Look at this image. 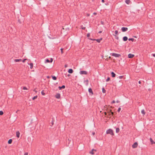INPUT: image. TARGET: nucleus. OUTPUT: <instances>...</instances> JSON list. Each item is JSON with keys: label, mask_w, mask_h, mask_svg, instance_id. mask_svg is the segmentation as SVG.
Masks as SVG:
<instances>
[{"label": "nucleus", "mask_w": 155, "mask_h": 155, "mask_svg": "<svg viewBox=\"0 0 155 155\" xmlns=\"http://www.w3.org/2000/svg\"><path fill=\"white\" fill-rule=\"evenodd\" d=\"M119 102H120V101H117V103H118Z\"/></svg>", "instance_id": "obj_57"}, {"label": "nucleus", "mask_w": 155, "mask_h": 155, "mask_svg": "<svg viewBox=\"0 0 155 155\" xmlns=\"http://www.w3.org/2000/svg\"><path fill=\"white\" fill-rule=\"evenodd\" d=\"M3 114V112L2 111H0V115H2Z\"/></svg>", "instance_id": "obj_33"}, {"label": "nucleus", "mask_w": 155, "mask_h": 155, "mask_svg": "<svg viewBox=\"0 0 155 155\" xmlns=\"http://www.w3.org/2000/svg\"><path fill=\"white\" fill-rule=\"evenodd\" d=\"M45 62L46 63H49L50 62V61L48 59H47L45 60Z\"/></svg>", "instance_id": "obj_32"}, {"label": "nucleus", "mask_w": 155, "mask_h": 155, "mask_svg": "<svg viewBox=\"0 0 155 155\" xmlns=\"http://www.w3.org/2000/svg\"><path fill=\"white\" fill-rule=\"evenodd\" d=\"M33 91H35L36 93H37V91L35 90V89L33 90Z\"/></svg>", "instance_id": "obj_46"}, {"label": "nucleus", "mask_w": 155, "mask_h": 155, "mask_svg": "<svg viewBox=\"0 0 155 155\" xmlns=\"http://www.w3.org/2000/svg\"><path fill=\"white\" fill-rule=\"evenodd\" d=\"M61 54H63V49L62 48H61Z\"/></svg>", "instance_id": "obj_36"}, {"label": "nucleus", "mask_w": 155, "mask_h": 155, "mask_svg": "<svg viewBox=\"0 0 155 155\" xmlns=\"http://www.w3.org/2000/svg\"><path fill=\"white\" fill-rule=\"evenodd\" d=\"M12 139H9L8 141V143L9 144H10L12 143Z\"/></svg>", "instance_id": "obj_20"}, {"label": "nucleus", "mask_w": 155, "mask_h": 155, "mask_svg": "<svg viewBox=\"0 0 155 155\" xmlns=\"http://www.w3.org/2000/svg\"><path fill=\"white\" fill-rule=\"evenodd\" d=\"M123 77V76H119V78L120 79H122Z\"/></svg>", "instance_id": "obj_40"}, {"label": "nucleus", "mask_w": 155, "mask_h": 155, "mask_svg": "<svg viewBox=\"0 0 155 155\" xmlns=\"http://www.w3.org/2000/svg\"><path fill=\"white\" fill-rule=\"evenodd\" d=\"M68 66V64H66L64 65V67L65 68H67Z\"/></svg>", "instance_id": "obj_42"}, {"label": "nucleus", "mask_w": 155, "mask_h": 155, "mask_svg": "<svg viewBox=\"0 0 155 155\" xmlns=\"http://www.w3.org/2000/svg\"><path fill=\"white\" fill-rule=\"evenodd\" d=\"M102 92L103 93H106V90L104 89V88L103 87L102 88Z\"/></svg>", "instance_id": "obj_24"}, {"label": "nucleus", "mask_w": 155, "mask_h": 155, "mask_svg": "<svg viewBox=\"0 0 155 155\" xmlns=\"http://www.w3.org/2000/svg\"><path fill=\"white\" fill-rule=\"evenodd\" d=\"M94 15H96L97 14V13H96L94 12Z\"/></svg>", "instance_id": "obj_59"}, {"label": "nucleus", "mask_w": 155, "mask_h": 155, "mask_svg": "<svg viewBox=\"0 0 155 155\" xmlns=\"http://www.w3.org/2000/svg\"><path fill=\"white\" fill-rule=\"evenodd\" d=\"M38 97V96H34V97H33L32 98V99L33 100H34L35 99H36Z\"/></svg>", "instance_id": "obj_30"}, {"label": "nucleus", "mask_w": 155, "mask_h": 155, "mask_svg": "<svg viewBox=\"0 0 155 155\" xmlns=\"http://www.w3.org/2000/svg\"><path fill=\"white\" fill-rule=\"evenodd\" d=\"M125 2L127 4H129L130 2V0H126Z\"/></svg>", "instance_id": "obj_19"}, {"label": "nucleus", "mask_w": 155, "mask_h": 155, "mask_svg": "<svg viewBox=\"0 0 155 155\" xmlns=\"http://www.w3.org/2000/svg\"><path fill=\"white\" fill-rule=\"evenodd\" d=\"M113 35L115 36V38L117 39L118 40L119 39V37H118L116 35Z\"/></svg>", "instance_id": "obj_28"}, {"label": "nucleus", "mask_w": 155, "mask_h": 155, "mask_svg": "<svg viewBox=\"0 0 155 155\" xmlns=\"http://www.w3.org/2000/svg\"><path fill=\"white\" fill-rule=\"evenodd\" d=\"M138 146V143L137 142H135L132 145V147L133 148H135L137 147Z\"/></svg>", "instance_id": "obj_5"}, {"label": "nucleus", "mask_w": 155, "mask_h": 155, "mask_svg": "<svg viewBox=\"0 0 155 155\" xmlns=\"http://www.w3.org/2000/svg\"><path fill=\"white\" fill-rule=\"evenodd\" d=\"M101 2H103V3H104V0H101Z\"/></svg>", "instance_id": "obj_51"}, {"label": "nucleus", "mask_w": 155, "mask_h": 155, "mask_svg": "<svg viewBox=\"0 0 155 155\" xmlns=\"http://www.w3.org/2000/svg\"><path fill=\"white\" fill-rule=\"evenodd\" d=\"M51 126H52L53 125V124H54L53 121H52V122H51Z\"/></svg>", "instance_id": "obj_45"}, {"label": "nucleus", "mask_w": 155, "mask_h": 155, "mask_svg": "<svg viewBox=\"0 0 155 155\" xmlns=\"http://www.w3.org/2000/svg\"><path fill=\"white\" fill-rule=\"evenodd\" d=\"M102 38H101L100 39H92L91 38H89V39L91 40L92 41H96L98 43H100L101 42V40H102Z\"/></svg>", "instance_id": "obj_3"}, {"label": "nucleus", "mask_w": 155, "mask_h": 155, "mask_svg": "<svg viewBox=\"0 0 155 155\" xmlns=\"http://www.w3.org/2000/svg\"><path fill=\"white\" fill-rule=\"evenodd\" d=\"M30 68L31 69H32V68L33 66V64L32 63H31L30 64Z\"/></svg>", "instance_id": "obj_26"}, {"label": "nucleus", "mask_w": 155, "mask_h": 155, "mask_svg": "<svg viewBox=\"0 0 155 155\" xmlns=\"http://www.w3.org/2000/svg\"><path fill=\"white\" fill-rule=\"evenodd\" d=\"M115 101H114H114H112V103H113H113H115Z\"/></svg>", "instance_id": "obj_48"}, {"label": "nucleus", "mask_w": 155, "mask_h": 155, "mask_svg": "<svg viewBox=\"0 0 155 155\" xmlns=\"http://www.w3.org/2000/svg\"><path fill=\"white\" fill-rule=\"evenodd\" d=\"M94 151H96V150L94 149H93L91 150V151L90 152V153L91 154L93 155L94 154Z\"/></svg>", "instance_id": "obj_10"}, {"label": "nucleus", "mask_w": 155, "mask_h": 155, "mask_svg": "<svg viewBox=\"0 0 155 155\" xmlns=\"http://www.w3.org/2000/svg\"><path fill=\"white\" fill-rule=\"evenodd\" d=\"M28 153H25L24 154V155H28Z\"/></svg>", "instance_id": "obj_47"}, {"label": "nucleus", "mask_w": 155, "mask_h": 155, "mask_svg": "<svg viewBox=\"0 0 155 155\" xmlns=\"http://www.w3.org/2000/svg\"><path fill=\"white\" fill-rule=\"evenodd\" d=\"M120 110H121V108L120 107H119L118 108V109L117 110V111L119 112H120Z\"/></svg>", "instance_id": "obj_38"}, {"label": "nucleus", "mask_w": 155, "mask_h": 155, "mask_svg": "<svg viewBox=\"0 0 155 155\" xmlns=\"http://www.w3.org/2000/svg\"><path fill=\"white\" fill-rule=\"evenodd\" d=\"M41 94L42 95H45V93L44 92V91L43 90L41 92Z\"/></svg>", "instance_id": "obj_31"}, {"label": "nucleus", "mask_w": 155, "mask_h": 155, "mask_svg": "<svg viewBox=\"0 0 155 155\" xmlns=\"http://www.w3.org/2000/svg\"><path fill=\"white\" fill-rule=\"evenodd\" d=\"M81 74H87V72L86 71H82L80 72Z\"/></svg>", "instance_id": "obj_4"}, {"label": "nucleus", "mask_w": 155, "mask_h": 155, "mask_svg": "<svg viewBox=\"0 0 155 155\" xmlns=\"http://www.w3.org/2000/svg\"><path fill=\"white\" fill-rule=\"evenodd\" d=\"M101 24L102 25H104V22L103 21H101Z\"/></svg>", "instance_id": "obj_49"}, {"label": "nucleus", "mask_w": 155, "mask_h": 155, "mask_svg": "<svg viewBox=\"0 0 155 155\" xmlns=\"http://www.w3.org/2000/svg\"><path fill=\"white\" fill-rule=\"evenodd\" d=\"M81 28L83 30H85L86 28L85 27H83V26H82Z\"/></svg>", "instance_id": "obj_35"}, {"label": "nucleus", "mask_w": 155, "mask_h": 155, "mask_svg": "<svg viewBox=\"0 0 155 155\" xmlns=\"http://www.w3.org/2000/svg\"><path fill=\"white\" fill-rule=\"evenodd\" d=\"M134 56V55L131 54H130L128 55V57L129 58H133Z\"/></svg>", "instance_id": "obj_7"}, {"label": "nucleus", "mask_w": 155, "mask_h": 155, "mask_svg": "<svg viewBox=\"0 0 155 155\" xmlns=\"http://www.w3.org/2000/svg\"><path fill=\"white\" fill-rule=\"evenodd\" d=\"M55 97L57 98H60V94L59 93H58L55 95Z\"/></svg>", "instance_id": "obj_9"}, {"label": "nucleus", "mask_w": 155, "mask_h": 155, "mask_svg": "<svg viewBox=\"0 0 155 155\" xmlns=\"http://www.w3.org/2000/svg\"><path fill=\"white\" fill-rule=\"evenodd\" d=\"M27 60V59H24L22 61L23 62H25V61Z\"/></svg>", "instance_id": "obj_41"}, {"label": "nucleus", "mask_w": 155, "mask_h": 155, "mask_svg": "<svg viewBox=\"0 0 155 155\" xmlns=\"http://www.w3.org/2000/svg\"><path fill=\"white\" fill-rule=\"evenodd\" d=\"M123 41H126L128 39V38L127 36H124L123 37Z\"/></svg>", "instance_id": "obj_12"}, {"label": "nucleus", "mask_w": 155, "mask_h": 155, "mask_svg": "<svg viewBox=\"0 0 155 155\" xmlns=\"http://www.w3.org/2000/svg\"><path fill=\"white\" fill-rule=\"evenodd\" d=\"M102 32V31H100L98 32V33H101Z\"/></svg>", "instance_id": "obj_50"}, {"label": "nucleus", "mask_w": 155, "mask_h": 155, "mask_svg": "<svg viewBox=\"0 0 155 155\" xmlns=\"http://www.w3.org/2000/svg\"><path fill=\"white\" fill-rule=\"evenodd\" d=\"M121 30L123 32H125L128 30V28L127 27H122Z\"/></svg>", "instance_id": "obj_6"}, {"label": "nucleus", "mask_w": 155, "mask_h": 155, "mask_svg": "<svg viewBox=\"0 0 155 155\" xmlns=\"http://www.w3.org/2000/svg\"><path fill=\"white\" fill-rule=\"evenodd\" d=\"M88 79L84 81V83L85 84L86 86H87L88 84Z\"/></svg>", "instance_id": "obj_8"}, {"label": "nucleus", "mask_w": 155, "mask_h": 155, "mask_svg": "<svg viewBox=\"0 0 155 155\" xmlns=\"http://www.w3.org/2000/svg\"><path fill=\"white\" fill-rule=\"evenodd\" d=\"M22 61L21 59H16L14 60V61L15 62H18L19 61Z\"/></svg>", "instance_id": "obj_18"}, {"label": "nucleus", "mask_w": 155, "mask_h": 155, "mask_svg": "<svg viewBox=\"0 0 155 155\" xmlns=\"http://www.w3.org/2000/svg\"><path fill=\"white\" fill-rule=\"evenodd\" d=\"M92 134L93 135H94L95 134V133L94 132L92 133Z\"/></svg>", "instance_id": "obj_55"}, {"label": "nucleus", "mask_w": 155, "mask_h": 155, "mask_svg": "<svg viewBox=\"0 0 155 155\" xmlns=\"http://www.w3.org/2000/svg\"><path fill=\"white\" fill-rule=\"evenodd\" d=\"M111 76L112 77H115L116 76V74L113 72H112L111 73Z\"/></svg>", "instance_id": "obj_14"}, {"label": "nucleus", "mask_w": 155, "mask_h": 155, "mask_svg": "<svg viewBox=\"0 0 155 155\" xmlns=\"http://www.w3.org/2000/svg\"><path fill=\"white\" fill-rule=\"evenodd\" d=\"M153 57H155V54H153Z\"/></svg>", "instance_id": "obj_53"}, {"label": "nucleus", "mask_w": 155, "mask_h": 155, "mask_svg": "<svg viewBox=\"0 0 155 155\" xmlns=\"http://www.w3.org/2000/svg\"><path fill=\"white\" fill-rule=\"evenodd\" d=\"M150 142L152 143V144H155V142L151 138H150Z\"/></svg>", "instance_id": "obj_17"}, {"label": "nucleus", "mask_w": 155, "mask_h": 155, "mask_svg": "<svg viewBox=\"0 0 155 155\" xmlns=\"http://www.w3.org/2000/svg\"><path fill=\"white\" fill-rule=\"evenodd\" d=\"M68 72L69 73L71 74L73 72V71L72 69H70L68 70Z\"/></svg>", "instance_id": "obj_13"}, {"label": "nucleus", "mask_w": 155, "mask_h": 155, "mask_svg": "<svg viewBox=\"0 0 155 155\" xmlns=\"http://www.w3.org/2000/svg\"><path fill=\"white\" fill-rule=\"evenodd\" d=\"M106 134H110L112 136L114 135V134L113 130L111 129H109L106 131Z\"/></svg>", "instance_id": "obj_1"}, {"label": "nucleus", "mask_w": 155, "mask_h": 155, "mask_svg": "<svg viewBox=\"0 0 155 155\" xmlns=\"http://www.w3.org/2000/svg\"><path fill=\"white\" fill-rule=\"evenodd\" d=\"M23 89L24 90H27V87H23Z\"/></svg>", "instance_id": "obj_37"}, {"label": "nucleus", "mask_w": 155, "mask_h": 155, "mask_svg": "<svg viewBox=\"0 0 155 155\" xmlns=\"http://www.w3.org/2000/svg\"><path fill=\"white\" fill-rule=\"evenodd\" d=\"M119 131H120L119 128H116V132L117 133H118L119 132Z\"/></svg>", "instance_id": "obj_23"}, {"label": "nucleus", "mask_w": 155, "mask_h": 155, "mask_svg": "<svg viewBox=\"0 0 155 155\" xmlns=\"http://www.w3.org/2000/svg\"><path fill=\"white\" fill-rule=\"evenodd\" d=\"M128 40L129 41H131L133 42L134 41V39L133 38H130L128 39Z\"/></svg>", "instance_id": "obj_29"}, {"label": "nucleus", "mask_w": 155, "mask_h": 155, "mask_svg": "<svg viewBox=\"0 0 155 155\" xmlns=\"http://www.w3.org/2000/svg\"><path fill=\"white\" fill-rule=\"evenodd\" d=\"M88 91L90 93H91L92 94H93V92L92 89H91V88H89Z\"/></svg>", "instance_id": "obj_15"}, {"label": "nucleus", "mask_w": 155, "mask_h": 155, "mask_svg": "<svg viewBox=\"0 0 155 155\" xmlns=\"http://www.w3.org/2000/svg\"><path fill=\"white\" fill-rule=\"evenodd\" d=\"M70 76V74H68V77H69V76Z\"/></svg>", "instance_id": "obj_58"}, {"label": "nucleus", "mask_w": 155, "mask_h": 155, "mask_svg": "<svg viewBox=\"0 0 155 155\" xmlns=\"http://www.w3.org/2000/svg\"><path fill=\"white\" fill-rule=\"evenodd\" d=\"M58 88L60 90H61L62 89H64L65 88V86L64 85H63L61 87L59 86L58 87Z\"/></svg>", "instance_id": "obj_16"}, {"label": "nucleus", "mask_w": 155, "mask_h": 155, "mask_svg": "<svg viewBox=\"0 0 155 155\" xmlns=\"http://www.w3.org/2000/svg\"><path fill=\"white\" fill-rule=\"evenodd\" d=\"M18 111H19V110H17L16 112V113H17V112H18Z\"/></svg>", "instance_id": "obj_60"}, {"label": "nucleus", "mask_w": 155, "mask_h": 155, "mask_svg": "<svg viewBox=\"0 0 155 155\" xmlns=\"http://www.w3.org/2000/svg\"><path fill=\"white\" fill-rule=\"evenodd\" d=\"M20 133L19 131L16 132V136L18 138H19L20 136Z\"/></svg>", "instance_id": "obj_11"}, {"label": "nucleus", "mask_w": 155, "mask_h": 155, "mask_svg": "<svg viewBox=\"0 0 155 155\" xmlns=\"http://www.w3.org/2000/svg\"><path fill=\"white\" fill-rule=\"evenodd\" d=\"M109 112L110 113H111V114H109V115L110 116L111 115V114L113 116L114 114V112H112L111 111V110H110V111H109Z\"/></svg>", "instance_id": "obj_25"}, {"label": "nucleus", "mask_w": 155, "mask_h": 155, "mask_svg": "<svg viewBox=\"0 0 155 155\" xmlns=\"http://www.w3.org/2000/svg\"><path fill=\"white\" fill-rule=\"evenodd\" d=\"M115 34L114 35H118V31L117 30H116L115 31Z\"/></svg>", "instance_id": "obj_27"}, {"label": "nucleus", "mask_w": 155, "mask_h": 155, "mask_svg": "<svg viewBox=\"0 0 155 155\" xmlns=\"http://www.w3.org/2000/svg\"><path fill=\"white\" fill-rule=\"evenodd\" d=\"M68 141H69V142L70 141H71V140H69V139H68Z\"/></svg>", "instance_id": "obj_56"}, {"label": "nucleus", "mask_w": 155, "mask_h": 155, "mask_svg": "<svg viewBox=\"0 0 155 155\" xmlns=\"http://www.w3.org/2000/svg\"><path fill=\"white\" fill-rule=\"evenodd\" d=\"M18 22L20 23V24H21L22 23V22L21 21H20V19H18Z\"/></svg>", "instance_id": "obj_43"}, {"label": "nucleus", "mask_w": 155, "mask_h": 155, "mask_svg": "<svg viewBox=\"0 0 155 155\" xmlns=\"http://www.w3.org/2000/svg\"><path fill=\"white\" fill-rule=\"evenodd\" d=\"M111 55L115 57H119L121 56L120 54L115 53H112Z\"/></svg>", "instance_id": "obj_2"}, {"label": "nucleus", "mask_w": 155, "mask_h": 155, "mask_svg": "<svg viewBox=\"0 0 155 155\" xmlns=\"http://www.w3.org/2000/svg\"><path fill=\"white\" fill-rule=\"evenodd\" d=\"M90 33H87V37H90Z\"/></svg>", "instance_id": "obj_39"}, {"label": "nucleus", "mask_w": 155, "mask_h": 155, "mask_svg": "<svg viewBox=\"0 0 155 155\" xmlns=\"http://www.w3.org/2000/svg\"><path fill=\"white\" fill-rule=\"evenodd\" d=\"M104 114L105 115H106L107 114V113L106 112H104Z\"/></svg>", "instance_id": "obj_54"}, {"label": "nucleus", "mask_w": 155, "mask_h": 155, "mask_svg": "<svg viewBox=\"0 0 155 155\" xmlns=\"http://www.w3.org/2000/svg\"><path fill=\"white\" fill-rule=\"evenodd\" d=\"M141 113L143 115H144L145 114V110L144 109L142 110H141Z\"/></svg>", "instance_id": "obj_21"}, {"label": "nucleus", "mask_w": 155, "mask_h": 155, "mask_svg": "<svg viewBox=\"0 0 155 155\" xmlns=\"http://www.w3.org/2000/svg\"><path fill=\"white\" fill-rule=\"evenodd\" d=\"M52 78L54 80H57V78L55 76H52Z\"/></svg>", "instance_id": "obj_22"}, {"label": "nucleus", "mask_w": 155, "mask_h": 155, "mask_svg": "<svg viewBox=\"0 0 155 155\" xmlns=\"http://www.w3.org/2000/svg\"><path fill=\"white\" fill-rule=\"evenodd\" d=\"M138 83L139 84H141V82L140 81H139V82H138Z\"/></svg>", "instance_id": "obj_52"}, {"label": "nucleus", "mask_w": 155, "mask_h": 155, "mask_svg": "<svg viewBox=\"0 0 155 155\" xmlns=\"http://www.w3.org/2000/svg\"><path fill=\"white\" fill-rule=\"evenodd\" d=\"M110 78L109 77H108L107 79L106 80V82H108V81H109L110 80Z\"/></svg>", "instance_id": "obj_34"}, {"label": "nucleus", "mask_w": 155, "mask_h": 155, "mask_svg": "<svg viewBox=\"0 0 155 155\" xmlns=\"http://www.w3.org/2000/svg\"><path fill=\"white\" fill-rule=\"evenodd\" d=\"M53 60L52 58H51V60L50 61V62L51 63L53 61Z\"/></svg>", "instance_id": "obj_44"}]
</instances>
